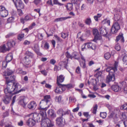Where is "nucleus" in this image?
<instances>
[{
	"label": "nucleus",
	"mask_w": 127,
	"mask_h": 127,
	"mask_svg": "<svg viewBox=\"0 0 127 127\" xmlns=\"http://www.w3.org/2000/svg\"><path fill=\"white\" fill-rule=\"evenodd\" d=\"M6 84L7 87L4 90L5 94L11 95V93L12 92H13L12 94H17L23 91V89H20L21 85L18 83L10 82Z\"/></svg>",
	"instance_id": "obj_1"
},
{
	"label": "nucleus",
	"mask_w": 127,
	"mask_h": 127,
	"mask_svg": "<svg viewBox=\"0 0 127 127\" xmlns=\"http://www.w3.org/2000/svg\"><path fill=\"white\" fill-rule=\"evenodd\" d=\"M40 111V114L36 113H33L31 114L30 116L35 122H39L40 121V116L43 117H44L46 116V111L47 110V108H42L39 107L38 108Z\"/></svg>",
	"instance_id": "obj_2"
},
{
	"label": "nucleus",
	"mask_w": 127,
	"mask_h": 127,
	"mask_svg": "<svg viewBox=\"0 0 127 127\" xmlns=\"http://www.w3.org/2000/svg\"><path fill=\"white\" fill-rule=\"evenodd\" d=\"M46 116L43 117L42 119V127H52L54 125V122L48 118H46Z\"/></svg>",
	"instance_id": "obj_3"
},
{
	"label": "nucleus",
	"mask_w": 127,
	"mask_h": 127,
	"mask_svg": "<svg viewBox=\"0 0 127 127\" xmlns=\"http://www.w3.org/2000/svg\"><path fill=\"white\" fill-rule=\"evenodd\" d=\"M51 97L50 95H46L44 97V99L42 100L40 102V104H41L40 107L45 106L47 105L48 107H49L51 104Z\"/></svg>",
	"instance_id": "obj_4"
},
{
	"label": "nucleus",
	"mask_w": 127,
	"mask_h": 127,
	"mask_svg": "<svg viewBox=\"0 0 127 127\" xmlns=\"http://www.w3.org/2000/svg\"><path fill=\"white\" fill-rule=\"evenodd\" d=\"M92 49L95 50L96 49L95 45L91 43H85L82 47V51H84L85 49Z\"/></svg>",
	"instance_id": "obj_5"
},
{
	"label": "nucleus",
	"mask_w": 127,
	"mask_h": 127,
	"mask_svg": "<svg viewBox=\"0 0 127 127\" xmlns=\"http://www.w3.org/2000/svg\"><path fill=\"white\" fill-rule=\"evenodd\" d=\"M93 34L94 36V38L93 41L96 42L98 40H100L101 39V36L99 34L98 30L96 29H94L93 30Z\"/></svg>",
	"instance_id": "obj_6"
},
{
	"label": "nucleus",
	"mask_w": 127,
	"mask_h": 127,
	"mask_svg": "<svg viewBox=\"0 0 127 127\" xmlns=\"http://www.w3.org/2000/svg\"><path fill=\"white\" fill-rule=\"evenodd\" d=\"M120 29V27L119 24L117 22H115L113 25L111 30V32L112 33L115 34Z\"/></svg>",
	"instance_id": "obj_7"
},
{
	"label": "nucleus",
	"mask_w": 127,
	"mask_h": 127,
	"mask_svg": "<svg viewBox=\"0 0 127 127\" xmlns=\"http://www.w3.org/2000/svg\"><path fill=\"white\" fill-rule=\"evenodd\" d=\"M15 5L17 9H23L24 4L21 0H16Z\"/></svg>",
	"instance_id": "obj_8"
},
{
	"label": "nucleus",
	"mask_w": 127,
	"mask_h": 127,
	"mask_svg": "<svg viewBox=\"0 0 127 127\" xmlns=\"http://www.w3.org/2000/svg\"><path fill=\"white\" fill-rule=\"evenodd\" d=\"M56 121L57 124L59 126L63 127L65 124L64 120L62 117L58 118Z\"/></svg>",
	"instance_id": "obj_9"
},
{
	"label": "nucleus",
	"mask_w": 127,
	"mask_h": 127,
	"mask_svg": "<svg viewBox=\"0 0 127 127\" xmlns=\"http://www.w3.org/2000/svg\"><path fill=\"white\" fill-rule=\"evenodd\" d=\"M118 65V63L115 62L114 64V67H112V69H111L109 73V75H113L115 76V72L117 70V68Z\"/></svg>",
	"instance_id": "obj_10"
},
{
	"label": "nucleus",
	"mask_w": 127,
	"mask_h": 127,
	"mask_svg": "<svg viewBox=\"0 0 127 127\" xmlns=\"http://www.w3.org/2000/svg\"><path fill=\"white\" fill-rule=\"evenodd\" d=\"M5 96L4 97V99L3 100L4 102L6 104L9 103L11 99L12 95H9L6 94Z\"/></svg>",
	"instance_id": "obj_11"
},
{
	"label": "nucleus",
	"mask_w": 127,
	"mask_h": 127,
	"mask_svg": "<svg viewBox=\"0 0 127 127\" xmlns=\"http://www.w3.org/2000/svg\"><path fill=\"white\" fill-rule=\"evenodd\" d=\"M27 99V98L24 96H21L19 102V104L23 107H25L27 104L26 102V100Z\"/></svg>",
	"instance_id": "obj_12"
},
{
	"label": "nucleus",
	"mask_w": 127,
	"mask_h": 127,
	"mask_svg": "<svg viewBox=\"0 0 127 127\" xmlns=\"http://www.w3.org/2000/svg\"><path fill=\"white\" fill-rule=\"evenodd\" d=\"M58 86L55 90V92L57 93H61L64 90L63 89V85L60 84H57Z\"/></svg>",
	"instance_id": "obj_13"
},
{
	"label": "nucleus",
	"mask_w": 127,
	"mask_h": 127,
	"mask_svg": "<svg viewBox=\"0 0 127 127\" xmlns=\"http://www.w3.org/2000/svg\"><path fill=\"white\" fill-rule=\"evenodd\" d=\"M35 123L33 119L31 118L26 121V124L30 127H32L35 125Z\"/></svg>",
	"instance_id": "obj_14"
},
{
	"label": "nucleus",
	"mask_w": 127,
	"mask_h": 127,
	"mask_svg": "<svg viewBox=\"0 0 127 127\" xmlns=\"http://www.w3.org/2000/svg\"><path fill=\"white\" fill-rule=\"evenodd\" d=\"M32 48L37 54H40L39 48L38 44H34V46L32 47Z\"/></svg>",
	"instance_id": "obj_15"
},
{
	"label": "nucleus",
	"mask_w": 127,
	"mask_h": 127,
	"mask_svg": "<svg viewBox=\"0 0 127 127\" xmlns=\"http://www.w3.org/2000/svg\"><path fill=\"white\" fill-rule=\"evenodd\" d=\"M36 105V104L35 102L32 101L28 104V107L30 109L33 110L35 108Z\"/></svg>",
	"instance_id": "obj_16"
},
{
	"label": "nucleus",
	"mask_w": 127,
	"mask_h": 127,
	"mask_svg": "<svg viewBox=\"0 0 127 127\" xmlns=\"http://www.w3.org/2000/svg\"><path fill=\"white\" fill-rule=\"evenodd\" d=\"M15 44V42L12 40L8 41L7 43L8 48L9 49V50L10 48L14 46Z\"/></svg>",
	"instance_id": "obj_17"
},
{
	"label": "nucleus",
	"mask_w": 127,
	"mask_h": 127,
	"mask_svg": "<svg viewBox=\"0 0 127 127\" xmlns=\"http://www.w3.org/2000/svg\"><path fill=\"white\" fill-rule=\"evenodd\" d=\"M115 78L113 75H108L107 76L106 79V81L108 83L109 82L111 81H114L115 80Z\"/></svg>",
	"instance_id": "obj_18"
},
{
	"label": "nucleus",
	"mask_w": 127,
	"mask_h": 127,
	"mask_svg": "<svg viewBox=\"0 0 127 127\" xmlns=\"http://www.w3.org/2000/svg\"><path fill=\"white\" fill-rule=\"evenodd\" d=\"M99 31L100 33L103 35H106L107 34L108 32L107 31L106 29L103 27H101L100 28Z\"/></svg>",
	"instance_id": "obj_19"
},
{
	"label": "nucleus",
	"mask_w": 127,
	"mask_h": 127,
	"mask_svg": "<svg viewBox=\"0 0 127 127\" xmlns=\"http://www.w3.org/2000/svg\"><path fill=\"white\" fill-rule=\"evenodd\" d=\"M9 49L6 48L5 45H3L0 46V52L4 53L6 51H8Z\"/></svg>",
	"instance_id": "obj_20"
},
{
	"label": "nucleus",
	"mask_w": 127,
	"mask_h": 127,
	"mask_svg": "<svg viewBox=\"0 0 127 127\" xmlns=\"http://www.w3.org/2000/svg\"><path fill=\"white\" fill-rule=\"evenodd\" d=\"M68 63L66 61H62L60 62L59 64L60 66L64 68H65L67 69V65Z\"/></svg>",
	"instance_id": "obj_21"
},
{
	"label": "nucleus",
	"mask_w": 127,
	"mask_h": 127,
	"mask_svg": "<svg viewBox=\"0 0 127 127\" xmlns=\"http://www.w3.org/2000/svg\"><path fill=\"white\" fill-rule=\"evenodd\" d=\"M47 114L50 117L52 118L54 117L55 116L54 111L52 109H49L48 110Z\"/></svg>",
	"instance_id": "obj_22"
},
{
	"label": "nucleus",
	"mask_w": 127,
	"mask_h": 127,
	"mask_svg": "<svg viewBox=\"0 0 127 127\" xmlns=\"http://www.w3.org/2000/svg\"><path fill=\"white\" fill-rule=\"evenodd\" d=\"M15 77L14 75L10 76V77H6V83L7 82H12V81L14 80Z\"/></svg>",
	"instance_id": "obj_23"
},
{
	"label": "nucleus",
	"mask_w": 127,
	"mask_h": 127,
	"mask_svg": "<svg viewBox=\"0 0 127 127\" xmlns=\"http://www.w3.org/2000/svg\"><path fill=\"white\" fill-rule=\"evenodd\" d=\"M119 41L123 42H124V38L122 34L121 35L120 34L116 37V42H117Z\"/></svg>",
	"instance_id": "obj_24"
},
{
	"label": "nucleus",
	"mask_w": 127,
	"mask_h": 127,
	"mask_svg": "<svg viewBox=\"0 0 127 127\" xmlns=\"http://www.w3.org/2000/svg\"><path fill=\"white\" fill-rule=\"evenodd\" d=\"M64 78L63 76L62 75H60L59 77H57V84H60V83H62L63 82Z\"/></svg>",
	"instance_id": "obj_25"
},
{
	"label": "nucleus",
	"mask_w": 127,
	"mask_h": 127,
	"mask_svg": "<svg viewBox=\"0 0 127 127\" xmlns=\"http://www.w3.org/2000/svg\"><path fill=\"white\" fill-rule=\"evenodd\" d=\"M13 58V56L11 53H9L6 57V60L7 62H10Z\"/></svg>",
	"instance_id": "obj_26"
},
{
	"label": "nucleus",
	"mask_w": 127,
	"mask_h": 127,
	"mask_svg": "<svg viewBox=\"0 0 127 127\" xmlns=\"http://www.w3.org/2000/svg\"><path fill=\"white\" fill-rule=\"evenodd\" d=\"M71 18V17L68 16L67 17H60L59 18H57L55 20V22H58L59 21H63L64 20L68 19L70 18Z\"/></svg>",
	"instance_id": "obj_27"
},
{
	"label": "nucleus",
	"mask_w": 127,
	"mask_h": 127,
	"mask_svg": "<svg viewBox=\"0 0 127 127\" xmlns=\"http://www.w3.org/2000/svg\"><path fill=\"white\" fill-rule=\"evenodd\" d=\"M31 59L28 56H26L24 59L25 64L27 65H29L31 62Z\"/></svg>",
	"instance_id": "obj_28"
},
{
	"label": "nucleus",
	"mask_w": 127,
	"mask_h": 127,
	"mask_svg": "<svg viewBox=\"0 0 127 127\" xmlns=\"http://www.w3.org/2000/svg\"><path fill=\"white\" fill-rule=\"evenodd\" d=\"M116 127H127V123L123 121L120 124L117 125Z\"/></svg>",
	"instance_id": "obj_29"
},
{
	"label": "nucleus",
	"mask_w": 127,
	"mask_h": 127,
	"mask_svg": "<svg viewBox=\"0 0 127 127\" xmlns=\"http://www.w3.org/2000/svg\"><path fill=\"white\" fill-rule=\"evenodd\" d=\"M112 89L115 92H117L120 90L121 89L119 87V86L117 85H115L112 86Z\"/></svg>",
	"instance_id": "obj_30"
},
{
	"label": "nucleus",
	"mask_w": 127,
	"mask_h": 127,
	"mask_svg": "<svg viewBox=\"0 0 127 127\" xmlns=\"http://www.w3.org/2000/svg\"><path fill=\"white\" fill-rule=\"evenodd\" d=\"M2 13H0V15L2 17H6L8 15V11L6 9L2 12Z\"/></svg>",
	"instance_id": "obj_31"
},
{
	"label": "nucleus",
	"mask_w": 127,
	"mask_h": 127,
	"mask_svg": "<svg viewBox=\"0 0 127 127\" xmlns=\"http://www.w3.org/2000/svg\"><path fill=\"white\" fill-rule=\"evenodd\" d=\"M120 16L119 15L118 13H116L114 15V19L115 21H118L120 19Z\"/></svg>",
	"instance_id": "obj_32"
},
{
	"label": "nucleus",
	"mask_w": 127,
	"mask_h": 127,
	"mask_svg": "<svg viewBox=\"0 0 127 127\" xmlns=\"http://www.w3.org/2000/svg\"><path fill=\"white\" fill-rule=\"evenodd\" d=\"M65 6L67 10L70 11L73 8V5L72 3H68Z\"/></svg>",
	"instance_id": "obj_33"
},
{
	"label": "nucleus",
	"mask_w": 127,
	"mask_h": 127,
	"mask_svg": "<svg viewBox=\"0 0 127 127\" xmlns=\"http://www.w3.org/2000/svg\"><path fill=\"white\" fill-rule=\"evenodd\" d=\"M81 59L83 60L84 61L80 63V64L81 67L84 68L86 67L85 64V59L84 58V57L83 56H81Z\"/></svg>",
	"instance_id": "obj_34"
},
{
	"label": "nucleus",
	"mask_w": 127,
	"mask_h": 127,
	"mask_svg": "<svg viewBox=\"0 0 127 127\" xmlns=\"http://www.w3.org/2000/svg\"><path fill=\"white\" fill-rule=\"evenodd\" d=\"M85 22L87 25H90L92 23L91 19L90 18H87L85 20Z\"/></svg>",
	"instance_id": "obj_35"
},
{
	"label": "nucleus",
	"mask_w": 127,
	"mask_h": 127,
	"mask_svg": "<svg viewBox=\"0 0 127 127\" xmlns=\"http://www.w3.org/2000/svg\"><path fill=\"white\" fill-rule=\"evenodd\" d=\"M5 74L9 76L11 75L13 72V71L9 68H7L5 71Z\"/></svg>",
	"instance_id": "obj_36"
},
{
	"label": "nucleus",
	"mask_w": 127,
	"mask_h": 127,
	"mask_svg": "<svg viewBox=\"0 0 127 127\" xmlns=\"http://www.w3.org/2000/svg\"><path fill=\"white\" fill-rule=\"evenodd\" d=\"M32 18L31 16L29 15H26L25 18V20L26 21H27L29 20H32Z\"/></svg>",
	"instance_id": "obj_37"
},
{
	"label": "nucleus",
	"mask_w": 127,
	"mask_h": 127,
	"mask_svg": "<svg viewBox=\"0 0 127 127\" xmlns=\"http://www.w3.org/2000/svg\"><path fill=\"white\" fill-rule=\"evenodd\" d=\"M26 53L27 55L26 56H28L29 57H30L31 58H33L34 55L32 52L27 51L26 52Z\"/></svg>",
	"instance_id": "obj_38"
},
{
	"label": "nucleus",
	"mask_w": 127,
	"mask_h": 127,
	"mask_svg": "<svg viewBox=\"0 0 127 127\" xmlns=\"http://www.w3.org/2000/svg\"><path fill=\"white\" fill-rule=\"evenodd\" d=\"M64 111L62 109H60L57 111V113L60 116H62L64 115Z\"/></svg>",
	"instance_id": "obj_39"
},
{
	"label": "nucleus",
	"mask_w": 127,
	"mask_h": 127,
	"mask_svg": "<svg viewBox=\"0 0 127 127\" xmlns=\"http://www.w3.org/2000/svg\"><path fill=\"white\" fill-rule=\"evenodd\" d=\"M24 36V34L23 33H21L19 34L18 36V39L20 41L22 40Z\"/></svg>",
	"instance_id": "obj_40"
},
{
	"label": "nucleus",
	"mask_w": 127,
	"mask_h": 127,
	"mask_svg": "<svg viewBox=\"0 0 127 127\" xmlns=\"http://www.w3.org/2000/svg\"><path fill=\"white\" fill-rule=\"evenodd\" d=\"M111 57V55L110 53L107 52L105 53L104 55V57L105 58L107 59H108Z\"/></svg>",
	"instance_id": "obj_41"
},
{
	"label": "nucleus",
	"mask_w": 127,
	"mask_h": 127,
	"mask_svg": "<svg viewBox=\"0 0 127 127\" xmlns=\"http://www.w3.org/2000/svg\"><path fill=\"white\" fill-rule=\"evenodd\" d=\"M98 106L97 104H95L93 107V109L92 112L94 114H96V111L97 108Z\"/></svg>",
	"instance_id": "obj_42"
},
{
	"label": "nucleus",
	"mask_w": 127,
	"mask_h": 127,
	"mask_svg": "<svg viewBox=\"0 0 127 127\" xmlns=\"http://www.w3.org/2000/svg\"><path fill=\"white\" fill-rule=\"evenodd\" d=\"M17 12L18 13V14L20 16H21L22 15L23 13L22 11V9H17Z\"/></svg>",
	"instance_id": "obj_43"
},
{
	"label": "nucleus",
	"mask_w": 127,
	"mask_h": 127,
	"mask_svg": "<svg viewBox=\"0 0 127 127\" xmlns=\"http://www.w3.org/2000/svg\"><path fill=\"white\" fill-rule=\"evenodd\" d=\"M56 100L59 102H60L61 101L62 98V96L60 95L58 96H56L55 97Z\"/></svg>",
	"instance_id": "obj_44"
},
{
	"label": "nucleus",
	"mask_w": 127,
	"mask_h": 127,
	"mask_svg": "<svg viewBox=\"0 0 127 127\" xmlns=\"http://www.w3.org/2000/svg\"><path fill=\"white\" fill-rule=\"evenodd\" d=\"M61 37L64 39L67 37L68 36V34L66 33H62L61 34Z\"/></svg>",
	"instance_id": "obj_45"
},
{
	"label": "nucleus",
	"mask_w": 127,
	"mask_h": 127,
	"mask_svg": "<svg viewBox=\"0 0 127 127\" xmlns=\"http://www.w3.org/2000/svg\"><path fill=\"white\" fill-rule=\"evenodd\" d=\"M77 55L78 54L74 52L73 53L72 55V58H73L76 59H79V57H77Z\"/></svg>",
	"instance_id": "obj_46"
},
{
	"label": "nucleus",
	"mask_w": 127,
	"mask_h": 127,
	"mask_svg": "<svg viewBox=\"0 0 127 127\" xmlns=\"http://www.w3.org/2000/svg\"><path fill=\"white\" fill-rule=\"evenodd\" d=\"M124 85L123 89L124 90V92L125 93H127V86L125 85H126V83L125 82H123Z\"/></svg>",
	"instance_id": "obj_47"
},
{
	"label": "nucleus",
	"mask_w": 127,
	"mask_h": 127,
	"mask_svg": "<svg viewBox=\"0 0 127 127\" xmlns=\"http://www.w3.org/2000/svg\"><path fill=\"white\" fill-rule=\"evenodd\" d=\"M107 114L106 112H102L100 113V117H102L103 119L105 118Z\"/></svg>",
	"instance_id": "obj_48"
},
{
	"label": "nucleus",
	"mask_w": 127,
	"mask_h": 127,
	"mask_svg": "<svg viewBox=\"0 0 127 127\" xmlns=\"http://www.w3.org/2000/svg\"><path fill=\"white\" fill-rule=\"evenodd\" d=\"M102 72L101 71H99L95 75V76L98 78L100 77L101 75Z\"/></svg>",
	"instance_id": "obj_49"
},
{
	"label": "nucleus",
	"mask_w": 127,
	"mask_h": 127,
	"mask_svg": "<svg viewBox=\"0 0 127 127\" xmlns=\"http://www.w3.org/2000/svg\"><path fill=\"white\" fill-rule=\"evenodd\" d=\"M123 62L126 64H127V55H125L123 57Z\"/></svg>",
	"instance_id": "obj_50"
},
{
	"label": "nucleus",
	"mask_w": 127,
	"mask_h": 127,
	"mask_svg": "<svg viewBox=\"0 0 127 127\" xmlns=\"http://www.w3.org/2000/svg\"><path fill=\"white\" fill-rule=\"evenodd\" d=\"M65 55L67 58L72 59V56L70 55L68 52H66Z\"/></svg>",
	"instance_id": "obj_51"
},
{
	"label": "nucleus",
	"mask_w": 127,
	"mask_h": 127,
	"mask_svg": "<svg viewBox=\"0 0 127 127\" xmlns=\"http://www.w3.org/2000/svg\"><path fill=\"white\" fill-rule=\"evenodd\" d=\"M38 39L40 40H42L43 38V36L42 34L41 33H38Z\"/></svg>",
	"instance_id": "obj_52"
},
{
	"label": "nucleus",
	"mask_w": 127,
	"mask_h": 127,
	"mask_svg": "<svg viewBox=\"0 0 127 127\" xmlns=\"http://www.w3.org/2000/svg\"><path fill=\"white\" fill-rule=\"evenodd\" d=\"M76 72L78 74H80L81 73L80 68L79 66L77 67L76 70Z\"/></svg>",
	"instance_id": "obj_53"
},
{
	"label": "nucleus",
	"mask_w": 127,
	"mask_h": 127,
	"mask_svg": "<svg viewBox=\"0 0 127 127\" xmlns=\"http://www.w3.org/2000/svg\"><path fill=\"white\" fill-rule=\"evenodd\" d=\"M40 72L44 76H46L47 75V72L45 69L41 71Z\"/></svg>",
	"instance_id": "obj_54"
},
{
	"label": "nucleus",
	"mask_w": 127,
	"mask_h": 127,
	"mask_svg": "<svg viewBox=\"0 0 127 127\" xmlns=\"http://www.w3.org/2000/svg\"><path fill=\"white\" fill-rule=\"evenodd\" d=\"M115 48L117 51H119L120 49V47L119 44H116Z\"/></svg>",
	"instance_id": "obj_55"
},
{
	"label": "nucleus",
	"mask_w": 127,
	"mask_h": 127,
	"mask_svg": "<svg viewBox=\"0 0 127 127\" xmlns=\"http://www.w3.org/2000/svg\"><path fill=\"white\" fill-rule=\"evenodd\" d=\"M5 10L6 9L4 7L2 6H0V13H1L2 12Z\"/></svg>",
	"instance_id": "obj_56"
},
{
	"label": "nucleus",
	"mask_w": 127,
	"mask_h": 127,
	"mask_svg": "<svg viewBox=\"0 0 127 127\" xmlns=\"http://www.w3.org/2000/svg\"><path fill=\"white\" fill-rule=\"evenodd\" d=\"M64 115H68L70 113V111L68 110L67 109L66 111H64Z\"/></svg>",
	"instance_id": "obj_57"
},
{
	"label": "nucleus",
	"mask_w": 127,
	"mask_h": 127,
	"mask_svg": "<svg viewBox=\"0 0 127 127\" xmlns=\"http://www.w3.org/2000/svg\"><path fill=\"white\" fill-rule=\"evenodd\" d=\"M53 2L54 4H58L60 5H63L62 4L59 2L58 0H54Z\"/></svg>",
	"instance_id": "obj_58"
},
{
	"label": "nucleus",
	"mask_w": 127,
	"mask_h": 127,
	"mask_svg": "<svg viewBox=\"0 0 127 127\" xmlns=\"http://www.w3.org/2000/svg\"><path fill=\"white\" fill-rule=\"evenodd\" d=\"M63 85V87L65 86L66 87L69 89L71 88L72 87V85L71 84H69L67 85Z\"/></svg>",
	"instance_id": "obj_59"
},
{
	"label": "nucleus",
	"mask_w": 127,
	"mask_h": 127,
	"mask_svg": "<svg viewBox=\"0 0 127 127\" xmlns=\"http://www.w3.org/2000/svg\"><path fill=\"white\" fill-rule=\"evenodd\" d=\"M41 1V0H34L33 1L34 4L37 5L40 3Z\"/></svg>",
	"instance_id": "obj_60"
},
{
	"label": "nucleus",
	"mask_w": 127,
	"mask_h": 127,
	"mask_svg": "<svg viewBox=\"0 0 127 127\" xmlns=\"http://www.w3.org/2000/svg\"><path fill=\"white\" fill-rule=\"evenodd\" d=\"M7 63H8L7 61L6 62L4 61L2 62V65L3 67H6L7 66Z\"/></svg>",
	"instance_id": "obj_61"
},
{
	"label": "nucleus",
	"mask_w": 127,
	"mask_h": 127,
	"mask_svg": "<svg viewBox=\"0 0 127 127\" xmlns=\"http://www.w3.org/2000/svg\"><path fill=\"white\" fill-rule=\"evenodd\" d=\"M54 36L57 39V40L59 42H61L62 41V39H61V38L59 37V36H58L57 35H54Z\"/></svg>",
	"instance_id": "obj_62"
},
{
	"label": "nucleus",
	"mask_w": 127,
	"mask_h": 127,
	"mask_svg": "<svg viewBox=\"0 0 127 127\" xmlns=\"http://www.w3.org/2000/svg\"><path fill=\"white\" fill-rule=\"evenodd\" d=\"M69 100H71V101H72L73 102H75L76 101L75 98L74 97H70L69 98Z\"/></svg>",
	"instance_id": "obj_63"
},
{
	"label": "nucleus",
	"mask_w": 127,
	"mask_h": 127,
	"mask_svg": "<svg viewBox=\"0 0 127 127\" xmlns=\"http://www.w3.org/2000/svg\"><path fill=\"white\" fill-rule=\"evenodd\" d=\"M56 63V61L54 59H52L50 61V63L53 65H54Z\"/></svg>",
	"instance_id": "obj_64"
}]
</instances>
